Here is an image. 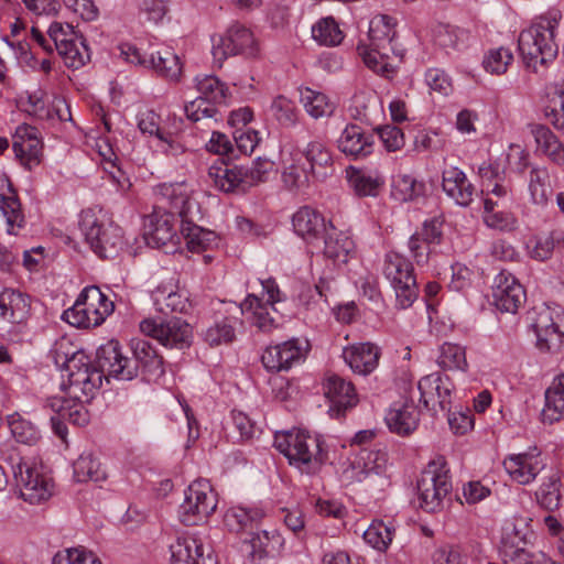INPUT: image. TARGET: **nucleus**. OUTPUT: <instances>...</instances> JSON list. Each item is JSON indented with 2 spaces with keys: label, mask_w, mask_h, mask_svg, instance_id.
<instances>
[{
  "label": "nucleus",
  "mask_w": 564,
  "mask_h": 564,
  "mask_svg": "<svg viewBox=\"0 0 564 564\" xmlns=\"http://www.w3.org/2000/svg\"><path fill=\"white\" fill-rule=\"evenodd\" d=\"M160 197L163 206L176 210L180 220V236L189 251L202 252L217 243V234L196 224L202 218L198 203L189 195L184 183L162 184Z\"/></svg>",
  "instance_id": "f257e3e1"
},
{
  "label": "nucleus",
  "mask_w": 564,
  "mask_h": 564,
  "mask_svg": "<svg viewBox=\"0 0 564 564\" xmlns=\"http://www.w3.org/2000/svg\"><path fill=\"white\" fill-rule=\"evenodd\" d=\"M274 447L290 465L307 474L316 471L327 459L322 437L300 429L276 433Z\"/></svg>",
  "instance_id": "f03ea898"
},
{
  "label": "nucleus",
  "mask_w": 564,
  "mask_h": 564,
  "mask_svg": "<svg viewBox=\"0 0 564 564\" xmlns=\"http://www.w3.org/2000/svg\"><path fill=\"white\" fill-rule=\"evenodd\" d=\"M50 356L57 367L67 372V382H63L62 386L70 397L80 398L83 391L90 392L99 382L97 372H94L91 377L87 375L89 357L78 350L69 339L63 337L56 340Z\"/></svg>",
  "instance_id": "7ed1b4c3"
},
{
  "label": "nucleus",
  "mask_w": 564,
  "mask_h": 564,
  "mask_svg": "<svg viewBox=\"0 0 564 564\" xmlns=\"http://www.w3.org/2000/svg\"><path fill=\"white\" fill-rule=\"evenodd\" d=\"M79 227L91 250L100 258L113 259L124 246L121 227L94 209L83 210Z\"/></svg>",
  "instance_id": "20e7f679"
},
{
  "label": "nucleus",
  "mask_w": 564,
  "mask_h": 564,
  "mask_svg": "<svg viewBox=\"0 0 564 564\" xmlns=\"http://www.w3.org/2000/svg\"><path fill=\"white\" fill-rule=\"evenodd\" d=\"M557 26L556 14L541 17L520 33L519 51L529 65L545 64L557 55L558 46L555 42Z\"/></svg>",
  "instance_id": "39448f33"
},
{
  "label": "nucleus",
  "mask_w": 564,
  "mask_h": 564,
  "mask_svg": "<svg viewBox=\"0 0 564 564\" xmlns=\"http://www.w3.org/2000/svg\"><path fill=\"white\" fill-rule=\"evenodd\" d=\"M96 365L89 359L87 365V375L91 377L94 372L99 375V382H97L94 390L83 391L82 399L94 398L102 384L104 379L112 377L119 380H132L138 377V366L135 361L126 357L121 352V347L117 340H109L101 345L96 351Z\"/></svg>",
  "instance_id": "423d86ee"
},
{
  "label": "nucleus",
  "mask_w": 564,
  "mask_h": 564,
  "mask_svg": "<svg viewBox=\"0 0 564 564\" xmlns=\"http://www.w3.org/2000/svg\"><path fill=\"white\" fill-rule=\"evenodd\" d=\"M115 310V304L96 285L86 286L74 305L64 311L62 318L72 326L90 328L104 323Z\"/></svg>",
  "instance_id": "0eeeda50"
},
{
  "label": "nucleus",
  "mask_w": 564,
  "mask_h": 564,
  "mask_svg": "<svg viewBox=\"0 0 564 564\" xmlns=\"http://www.w3.org/2000/svg\"><path fill=\"white\" fill-rule=\"evenodd\" d=\"M160 185L156 189L158 206L148 216L144 225V239L149 247L164 249L165 253H173L177 250L181 236L176 231V210L170 205L163 206L160 197Z\"/></svg>",
  "instance_id": "6e6552de"
},
{
  "label": "nucleus",
  "mask_w": 564,
  "mask_h": 564,
  "mask_svg": "<svg viewBox=\"0 0 564 564\" xmlns=\"http://www.w3.org/2000/svg\"><path fill=\"white\" fill-rule=\"evenodd\" d=\"M383 275L395 292L397 305L403 310L410 307L419 295L412 263L400 253L388 252L383 262Z\"/></svg>",
  "instance_id": "1a4fd4ad"
},
{
  "label": "nucleus",
  "mask_w": 564,
  "mask_h": 564,
  "mask_svg": "<svg viewBox=\"0 0 564 564\" xmlns=\"http://www.w3.org/2000/svg\"><path fill=\"white\" fill-rule=\"evenodd\" d=\"M212 43V55L218 67H221L229 56L241 54L252 57L258 53L253 33L240 23L231 24L224 34L214 35Z\"/></svg>",
  "instance_id": "9d476101"
},
{
  "label": "nucleus",
  "mask_w": 564,
  "mask_h": 564,
  "mask_svg": "<svg viewBox=\"0 0 564 564\" xmlns=\"http://www.w3.org/2000/svg\"><path fill=\"white\" fill-rule=\"evenodd\" d=\"M534 315L532 327L539 349H558L564 338V310L560 305L543 304L534 308Z\"/></svg>",
  "instance_id": "9b49d317"
},
{
  "label": "nucleus",
  "mask_w": 564,
  "mask_h": 564,
  "mask_svg": "<svg viewBox=\"0 0 564 564\" xmlns=\"http://www.w3.org/2000/svg\"><path fill=\"white\" fill-rule=\"evenodd\" d=\"M140 330L170 348L183 349L189 346L192 337L189 324L176 317L166 321L144 319L140 323Z\"/></svg>",
  "instance_id": "f8f14e48"
},
{
  "label": "nucleus",
  "mask_w": 564,
  "mask_h": 564,
  "mask_svg": "<svg viewBox=\"0 0 564 564\" xmlns=\"http://www.w3.org/2000/svg\"><path fill=\"white\" fill-rule=\"evenodd\" d=\"M420 402L434 414L438 411L451 412L453 383L440 372L430 373L417 383Z\"/></svg>",
  "instance_id": "ddd939ff"
},
{
  "label": "nucleus",
  "mask_w": 564,
  "mask_h": 564,
  "mask_svg": "<svg viewBox=\"0 0 564 564\" xmlns=\"http://www.w3.org/2000/svg\"><path fill=\"white\" fill-rule=\"evenodd\" d=\"M170 564H206L210 553L198 532L184 531L170 544Z\"/></svg>",
  "instance_id": "4468645a"
},
{
  "label": "nucleus",
  "mask_w": 564,
  "mask_h": 564,
  "mask_svg": "<svg viewBox=\"0 0 564 564\" xmlns=\"http://www.w3.org/2000/svg\"><path fill=\"white\" fill-rule=\"evenodd\" d=\"M12 149L20 163L32 170L41 162L43 143L40 131L29 124L19 126L13 134Z\"/></svg>",
  "instance_id": "2eb2a0df"
},
{
  "label": "nucleus",
  "mask_w": 564,
  "mask_h": 564,
  "mask_svg": "<svg viewBox=\"0 0 564 564\" xmlns=\"http://www.w3.org/2000/svg\"><path fill=\"white\" fill-rule=\"evenodd\" d=\"M417 494H451V470L444 456L436 455L422 470L416 482Z\"/></svg>",
  "instance_id": "dca6fc26"
},
{
  "label": "nucleus",
  "mask_w": 564,
  "mask_h": 564,
  "mask_svg": "<svg viewBox=\"0 0 564 564\" xmlns=\"http://www.w3.org/2000/svg\"><path fill=\"white\" fill-rule=\"evenodd\" d=\"M305 357L303 347L297 339L269 346L261 356L264 368L271 372L286 371L300 364Z\"/></svg>",
  "instance_id": "f3484780"
},
{
  "label": "nucleus",
  "mask_w": 564,
  "mask_h": 564,
  "mask_svg": "<svg viewBox=\"0 0 564 564\" xmlns=\"http://www.w3.org/2000/svg\"><path fill=\"white\" fill-rule=\"evenodd\" d=\"M492 299L501 312L516 313L525 301V291L512 274L502 271L495 279Z\"/></svg>",
  "instance_id": "a211bd4d"
},
{
  "label": "nucleus",
  "mask_w": 564,
  "mask_h": 564,
  "mask_svg": "<svg viewBox=\"0 0 564 564\" xmlns=\"http://www.w3.org/2000/svg\"><path fill=\"white\" fill-rule=\"evenodd\" d=\"M324 392L329 400V414L333 417L345 415L346 411L356 406L358 397L351 382L337 375H330L324 382Z\"/></svg>",
  "instance_id": "6ab92c4d"
},
{
  "label": "nucleus",
  "mask_w": 564,
  "mask_h": 564,
  "mask_svg": "<svg viewBox=\"0 0 564 564\" xmlns=\"http://www.w3.org/2000/svg\"><path fill=\"white\" fill-rule=\"evenodd\" d=\"M443 239V223L437 218L425 220L422 227L409 239L411 256L417 264H425L431 253V245H440Z\"/></svg>",
  "instance_id": "aec40b11"
},
{
  "label": "nucleus",
  "mask_w": 564,
  "mask_h": 564,
  "mask_svg": "<svg viewBox=\"0 0 564 564\" xmlns=\"http://www.w3.org/2000/svg\"><path fill=\"white\" fill-rule=\"evenodd\" d=\"M336 144L346 156L364 159L373 152L375 134L356 123H348L340 132Z\"/></svg>",
  "instance_id": "412c9836"
},
{
  "label": "nucleus",
  "mask_w": 564,
  "mask_h": 564,
  "mask_svg": "<svg viewBox=\"0 0 564 564\" xmlns=\"http://www.w3.org/2000/svg\"><path fill=\"white\" fill-rule=\"evenodd\" d=\"M386 462L383 453L361 449L359 455L343 469L340 475L341 482L349 485L355 481H364L373 475L378 476Z\"/></svg>",
  "instance_id": "4be33fe9"
},
{
  "label": "nucleus",
  "mask_w": 564,
  "mask_h": 564,
  "mask_svg": "<svg viewBox=\"0 0 564 564\" xmlns=\"http://www.w3.org/2000/svg\"><path fill=\"white\" fill-rule=\"evenodd\" d=\"M395 20L387 14L373 17L369 23V46L390 50L395 58H403L404 50L398 47Z\"/></svg>",
  "instance_id": "5701e85b"
},
{
  "label": "nucleus",
  "mask_w": 564,
  "mask_h": 564,
  "mask_svg": "<svg viewBox=\"0 0 564 564\" xmlns=\"http://www.w3.org/2000/svg\"><path fill=\"white\" fill-rule=\"evenodd\" d=\"M292 225L297 236L308 243L324 238L329 228L324 216L308 206L301 207L292 217Z\"/></svg>",
  "instance_id": "b1692460"
},
{
  "label": "nucleus",
  "mask_w": 564,
  "mask_h": 564,
  "mask_svg": "<svg viewBox=\"0 0 564 564\" xmlns=\"http://www.w3.org/2000/svg\"><path fill=\"white\" fill-rule=\"evenodd\" d=\"M218 496H184L177 508V518L184 525H198L214 513Z\"/></svg>",
  "instance_id": "393cba45"
},
{
  "label": "nucleus",
  "mask_w": 564,
  "mask_h": 564,
  "mask_svg": "<svg viewBox=\"0 0 564 564\" xmlns=\"http://www.w3.org/2000/svg\"><path fill=\"white\" fill-rule=\"evenodd\" d=\"M419 417L420 414L413 400L404 399L391 404L384 421L391 432L404 436L417 427Z\"/></svg>",
  "instance_id": "a878e982"
},
{
  "label": "nucleus",
  "mask_w": 564,
  "mask_h": 564,
  "mask_svg": "<svg viewBox=\"0 0 564 564\" xmlns=\"http://www.w3.org/2000/svg\"><path fill=\"white\" fill-rule=\"evenodd\" d=\"M209 182L224 193H245L248 191L245 184V166L230 165L225 162L214 164L208 169Z\"/></svg>",
  "instance_id": "bb28decb"
},
{
  "label": "nucleus",
  "mask_w": 564,
  "mask_h": 564,
  "mask_svg": "<svg viewBox=\"0 0 564 564\" xmlns=\"http://www.w3.org/2000/svg\"><path fill=\"white\" fill-rule=\"evenodd\" d=\"M30 297L20 291L6 289L0 293V323L18 325L30 315Z\"/></svg>",
  "instance_id": "cd10ccee"
},
{
  "label": "nucleus",
  "mask_w": 564,
  "mask_h": 564,
  "mask_svg": "<svg viewBox=\"0 0 564 564\" xmlns=\"http://www.w3.org/2000/svg\"><path fill=\"white\" fill-rule=\"evenodd\" d=\"M133 361L144 381H156L164 375L163 359L147 340H137L132 347Z\"/></svg>",
  "instance_id": "c85d7f7f"
},
{
  "label": "nucleus",
  "mask_w": 564,
  "mask_h": 564,
  "mask_svg": "<svg viewBox=\"0 0 564 564\" xmlns=\"http://www.w3.org/2000/svg\"><path fill=\"white\" fill-rule=\"evenodd\" d=\"M343 358L354 372L366 376L377 368L380 351L370 343H359L344 348Z\"/></svg>",
  "instance_id": "c756f323"
},
{
  "label": "nucleus",
  "mask_w": 564,
  "mask_h": 564,
  "mask_svg": "<svg viewBox=\"0 0 564 564\" xmlns=\"http://www.w3.org/2000/svg\"><path fill=\"white\" fill-rule=\"evenodd\" d=\"M539 455L536 448L510 455L503 460V467L512 480L527 485L535 478L540 470Z\"/></svg>",
  "instance_id": "7c9ffc66"
},
{
  "label": "nucleus",
  "mask_w": 564,
  "mask_h": 564,
  "mask_svg": "<svg viewBox=\"0 0 564 564\" xmlns=\"http://www.w3.org/2000/svg\"><path fill=\"white\" fill-rule=\"evenodd\" d=\"M442 187L446 195L460 206L466 207L473 202L475 187L458 167L444 169Z\"/></svg>",
  "instance_id": "2f4dec72"
},
{
  "label": "nucleus",
  "mask_w": 564,
  "mask_h": 564,
  "mask_svg": "<svg viewBox=\"0 0 564 564\" xmlns=\"http://www.w3.org/2000/svg\"><path fill=\"white\" fill-rule=\"evenodd\" d=\"M249 557L252 562L278 556L284 547V538L276 529L262 530L251 534L248 541Z\"/></svg>",
  "instance_id": "473e14b6"
},
{
  "label": "nucleus",
  "mask_w": 564,
  "mask_h": 564,
  "mask_svg": "<svg viewBox=\"0 0 564 564\" xmlns=\"http://www.w3.org/2000/svg\"><path fill=\"white\" fill-rule=\"evenodd\" d=\"M155 308L163 313L185 314L192 304L185 290H175L172 284H161L152 292Z\"/></svg>",
  "instance_id": "72a5a7b5"
},
{
  "label": "nucleus",
  "mask_w": 564,
  "mask_h": 564,
  "mask_svg": "<svg viewBox=\"0 0 564 564\" xmlns=\"http://www.w3.org/2000/svg\"><path fill=\"white\" fill-rule=\"evenodd\" d=\"M265 517V511L257 505L236 503L230 506L224 514V523L229 531L242 532Z\"/></svg>",
  "instance_id": "f704fd0d"
},
{
  "label": "nucleus",
  "mask_w": 564,
  "mask_h": 564,
  "mask_svg": "<svg viewBox=\"0 0 564 564\" xmlns=\"http://www.w3.org/2000/svg\"><path fill=\"white\" fill-rule=\"evenodd\" d=\"M532 535L527 519H507L500 529V554L527 546Z\"/></svg>",
  "instance_id": "c9c22d12"
},
{
  "label": "nucleus",
  "mask_w": 564,
  "mask_h": 564,
  "mask_svg": "<svg viewBox=\"0 0 564 564\" xmlns=\"http://www.w3.org/2000/svg\"><path fill=\"white\" fill-rule=\"evenodd\" d=\"M324 239V254L336 263H347L355 252L352 239L344 231L337 230L332 223Z\"/></svg>",
  "instance_id": "e433bc0d"
},
{
  "label": "nucleus",
  "mask_w": 564,
  "mask_h": 564,
  "mask_svg": "<svg viewBox=\"0 0 564 564\" xmlns=\"http://www.w3.org/2000/svg\"><path fill=\"white\" fill-rule=\"evenodd\" d=\"M66 394L69 399L55 397L50 401V406L70 423L78 426L86 425L89 422V413L85 403H88L93 398L82 399L70 397L67 392Z\"/></svg>",
  "instance_id": "4c0bfd02"
},
{
  "label": "nucleus",
  "mask_w": 564,
  "mask_h": 564,
  "mask_svg": "<svg viewBox=\"0 0 564 564\" xmlns=\"http://www.w3.org/2000/svg\"><path fill=\"white\" fill-rule=\"evenodd\" d=\"M32 39L46 52H52L53 46L56 51L62 46L76 40L77 34L74 31L73 25L62 22H53L47 31V37H45L36 28L31 30Z\"/></svg>",
  "instance_id": "58836bf2"
},
{
  "label": "nucleus",
  "mask_w": 564,
  "mask_h": 564,
  "mask_svg": "<svg viewBox=\"0 0 564 564\" xmlns=\"http://www.w3.org/2000/svg\"><path fill=\"white\" fill-rule=\"evenodd\" d=\"M155 73L170 82H177L182 74L180 57L171 47H163L149 55V66Z\"/></svg>",
  "instance_id": "ea45409f"
},
{
  "label": "nucleus",
  "mask_w": 564,
  "mask_h": 564,
  "mask_svg": "<svg viewBox=\"0 0 564 564\" xmlns=\"http://www.w3.org/2000/svg\"><path fill=\"white\" fill-rule=\"evenodd\" d=\"M13 475L18 485L25 490L50 494L54 487L52 478L40 474L35 467L22 458L13 467Z\"/></svg>",
  "instance_id": "a19ab883"
},
{
  "label": "nucleus",
  "mask_w": 564,
  "mask_h": 564,
  "mask_svg": "<svg viewBox=\"0 0 564 564\" xmlns=\"http://www.w3.org/2000/svg\"><path fill=\"white\" fill-rule=\"evenodd\" d=\"M544 115L549 123L564 133V77L546 87Z\"/></svg>",
  "instance_id": "79ce46f5"
},
{
  "label": "nucleus",
  "mask_w": 564,
  "mask_h": 564,
  "mask_svg": "<svg viewBox=\"0 0 564 564\" xmlns=\"http://www.w3.org/2000/svg\"><path fill=\"white\" fill-rule=\"evenodd\" d=\"M347 180L357 196H377L383 185V178L378 173L367 172L356 167L346 170Z\"/></svg>",
  "instance_id": "37998d69"
},
{
  "label": "nucleus",
  "mask_w": 564,
  "mask_h": 564,
  "mask_svg": "<svg viewBox=\"0 0 564 564\" xmlns=\"http://www.w3.org/2000/svg\"><path fill=\"white\" fill-rule=\"evenodd\" d=\"M364 63L375 73L390 78L395 73V65L390 56L391 51L360 44L357 47Z\"/></svg>",
  "instance_id": "c03bdc74"
},
{
  "label": "nucleus",
  "mask_w": 564,
  "mask_h": 564,
  "mask_svg": "<svg viewBox=\"0 0 564 564\" xmlns=\"http://www.w3.org/2000/svg\"><path fill=\"white\" fill-rule=\"evenodd\" d=\"M270 310V305L264 304L254 294H249L240 305L241 313H250L252 325L264 333H269L276 327L275 319L272 317Z\"/></svg>",
  "instance_id": "a18cd8bd"
},
{
  "label": "nucleus",
  "mask_w": 564,
  "mask_h": 564,
  "mask_svg": "<svg viewBox=\"0 0 564 564\" xmlns=\"http://www.w3.org/2000/svg\"><path fill=\"white\" fill-rule=\"evenodd\" d=\"M194 83L199 98H204L214 105L227 104L230 97L229 88L217 76L197 75Z\"/></svg>",
  "instance_id": "49530a36"
},
{
  "label": "nucleus",
  "mask_w": 564,
  "mask_h": 564,
  "mask_svg": "<svg viewBox=\"0 0 564 564\" xmlns=\"http://www.w3.org/2000/svg\"><path fill=\"white\" fill-rule=\"evenodd\" d=\"M310 165V172L315 177H325L332 167L333 159L329 150L321 141L314 140L301 152Z\"/></svg>",
  "instance_id": "de8ad7c7"
},
{
  "label": "nucleus",
  "mask_w": 564,
  "mask_h": 564,
  "mask_svg": "<svg viewBox=\"0 0 564 564\" xmlns=\"http://www.w3.org/2000/svg\"><path fill=\"white\" fill-rule=\"evenodd\" d=\"M0 214L6 219L8 231L17 234L24 226L25 219L17 192L9 185L8 193L0 194Z\"/></svg>",
  "instance_id": "09e8293b"
},
{
  "label": "nucleus",
  "mask_w": 564,
  "mask_h": 564,
  "mask_svg": "<svg viewBox=\"0 0 564 564\" xmlns=\"http://www.w3.org/2000/svg\"><path fill=\"white\" fill-rule=\"evenodd\" d=\"M300 96L305 111L314 119L329 117L336 108L327 95L310 87L301 88Z\"/></svg>",
  "instance_id": "8fccbe9b"
},
{
  "label": "nucleus",
  "mask_w": 564,
  "mask_h": 564,
  "mask_svg": "<svg viewBox=\"0 0 564 564\" xmlns=\"http://www.w3.org/2000/svg\"><path fill=\"white\" fill-rule=\"evenodd\" d=\"M542 415L543 420L550 423L564 416V376L555 378L545 391V406Z\"/></svg>",
  "instance_id": "3c124183"
},
{
  "label": "nucleus",
  "mask_w": 564,
  "mask_h": 564,
  "mask_svg": "<svg viewBox=\"0 0 564 564\" xmlns=\"http://www.w3.org/2000/svg\"><path fill=\"white\" fill-rule=\"evenodd\" d=\"M392 196L400 202H410L425 192V184L419 182L413 175L406 173H398L392 178Z\"/></svg>",
  "instance_id": "603ef678"
},
{
  "label": "nucleus",
  "mask_w": 564,
  "mask_h": 564,
  "mask_svg": "<svg viewBox=\"0 0 564 564\" xmlns=\"http://www.w3.org/2000/svg\"><path fill=\"white\" fill-rule=\"evenodd\" d=\"M74 478L78 482H99L107 478L106 470L91 453H83L73 465Z\"/></svg>",
  "instance_id": "864d4df0"
},
{
  "label": "nucleus",
  "mask_w": 564,
  "mask_h": 564,
  "mask_svg": "<svg viewBox=\"0 0 564 564\" xmlns=\"http://www.w3.org/2000/svg\"><path fill=\"white\" fill-rule=\"evenodd\" d=\"M437 365L445 370H466L467 360L465 348L458 344L444 343L440 347Z\"/></svg>",
  "instance_id": "5fc2aeb1"
},
{
  "label": "nucleus",
  "mask_w": 564,
  "mask_h": 564,
  "mask_svg": "<svg viewBox=\"0 0 564 564\" xmlns=\"http://www.w3.org/2000/svg\"><path fill=\"white\" fill-rule=\"evenodd\" d=\"M529 192L534 204L543 205L552 193L545 167H532L529 173Z\"/></svg>",
  "instance_id": "6e6d98bb"
},
{
  "label": "nucleus",
  "mask_w": 564,
  "mask_h": 564,
  "mask_svg": "<svg viewBox=\"0 0 564 564\" xmlns=\"http://www.w3.org/2000/svg\"><path fill=\"white\" fill-rule=\"evenodd\" d=\"M57 53L63 58L64 64L74 69L80 68L90 58L87 45L78 36L57 50Z\"/></svg>",
  "instance_id": "4d7b16f0"
},
{
  "label": "nucleus",
  "mask_w": 564,
  "mask_h": 564,
  "mask_svg": "<svg viewBox=\"0 0 564 564\" xmlns=\"http://www.w3.org/2000/svg\"><path fill=\"white\" fill-rule=\"evenodd\" d=\"M313 39L322 45L335 46L343 40V33L332 18H323L312 26Z\"/></svg>",
  "instance_id": "13d9d810"
},
{
  "label": "nucleus",
  "mask_w": 564,
  "mask_h": 564,
  "mask_svg": "<svg viewBox=\"0 0 564 564\" xmlns=\"http://www.w3.org/2000/svg\"><path fill=\"white\" fill-rule=\"evenodd\" d=\"M393 530L383 521H373L364 532L365 542L377 551L384 552L391 544Z\"/></svg>",
  "instance_id": "bf43d9fd"
},
{
  "label": "nucleus",
  "mask_w": 564,
  "mask_h": 564,
  "mask_svg": "<svg viewBox=\"0 0 564 564\" xmlns=\"http://www.w3.org/2000/svg\"><path fill=\"white\" fill-rule=\"evenodd\" d=\"M52 564H102L99 557L91 551L83 547H67L58 551L52 560Z\"/></svg>",
  "instance_id": "052dcab7"
},
{
  "label": "nucleus",
  "mask_w": 564,
  "mask_h": 564,
  "mask_svg": "<svg viewBox=\"0 0 564 564\" xmlns=\"http://www.w3.org/2000/svg\"><path fill=\"white\" fill-rule=\"evenodd\" d=\"M513 61L510 48L497 47L489 50L482 59V66L486 72L494 75L505 74Z\"/></svg>",
  "instance_id": "680f3d73"
},
{
  "label": "nucleus",
  "mask_w": 564,
  "mask_h": 564,
  "mask_svg": "<svg viewBox=\"0 0 564 564\" xmlns=\"http://www.w3.org/2000/svg\"><path fill=\"white\" fill-rule=\"evenodd\" d=\"M270 110L274 119L282 127L290 128L297 123V108L291 99L284 96L275 97L271 104Z\"/></svg>",
  "instance_id": "e2e57ef3"
},
{
  "label": "nucleus",
  "mask_w": 564,
  "mask_h": 564,
  "mask_svg": "<svg viewBox=\"0 0 564 564\" xmlns=\"http://www.w3.org/2000/svg\"><path fill=\"white\" fill-rule=\"evenodd\" d=\"M237 321L238 319L235 317H225L216 322L213 326L207 328L205 340L212 346L232 341L235 339V326Z\"/></svg>",
  "instance_id": "0e129e2a"
},
{
  "label": "nucleus",
  "mask_w": 564,
  "mask_h": 564,
  "mask_svg": "<svg viewBox=\"0 0 564 564\" xmlns=\"http://www.w3.org/2000/svg\"><path fill=\"white\" fill-rule=\"evenodd\" d=\"M216 105L207 101L204 98H195L185 104L184 110L188 120L192 122L210 121L217 115Z\"/></svg>",
  "instance_id": "69168bd1"
},
{
  "label": "nucleus",
  "mask_w": 564,
  "mask_h": 564,
  "mask_svg": "<svg viewBox=\"0 0 564 564\" xmlns=\"http://www.w3.org/2000/svg\"><path fill=\"white\" fill-rule=\"evenodd\" d=\"M501 556L505 564H554L543 552L531 553L527 546L509 551Z\"/></svg>",
  "instance_id": "338daca9"
},
{
  "label": "nucleus",
  "mask_w": 564,
  "mask_h": 564,
  "mask_svg": "<svg viewBox=\"0 0 564 564\" xmlns=\"http://www.w3.org/2000/svg\"><path fill=\"white\" fill-rule=\"evenodd\" d=\"M10 430L15 441L22 444L33 445L40 438V432L36 426L21 417L10 422Z\"/></svg>",
  "instance_id": "774afa93"
}]
</instances>
